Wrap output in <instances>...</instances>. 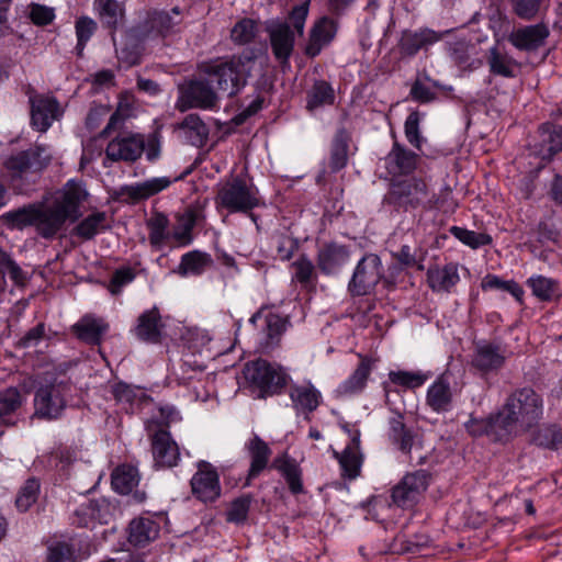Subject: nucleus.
<instances>
[{"mask_svg":"<svg viewBox=\"0 0 562 562\" xmlns=\"http://www.w3.org/2000/svg\"><path fill=\"white\" fill-rule=\"evenodd\" d=\"M87 193L81 183L69 180L50 204L32 203L3 214V221L12 229L34 226L43 238H53L69 220L79 217V207Z\"/></svg>","mask_w":562,"mask_h":562,"instance_id":"1","label":"nucleus"},{"mask_svg":"<svg viewBox=\"0 0 562 562\" xmlns=\"http://www.w3.org/2000/svg\"><path fill=\"white\" fill-rule=\"evenodd\" d=\"M543 416V398L530 386L515 390L493 415L492 430L510 437L538 425Z\"/></svg>","mask_w":562,"mask_h":562,"instance_id":"2","label":"nucleus"},{"mask_svg":"<svg viewBox=\"0 0 562 562\" xmlns=\"http://www.w3.org/2000/svg\"><path fill=\"white\" fill-rule=\"evenodd\" d=\"M256 60L254 50L247 49L237 56L206 65L204 72L216 86L217 92L235 95L245 85Z\"/></svg>","mask_w":562,"mask_h":562,"instance_id":"3","label":"nucleus"},{"mask_svg":"<svg viewBox=\"0 0 562 562\" xmlns=\"http://www.w3.org/2000/svg\"><path fill=\"white\" fill-rule=\"evenodd\" d=\"M286 379L288 374L282 368L259 359L245 364L238 376V384L257 393L258 397H265L279 392L285 385Z\"/></svg>","mask_w":562,"mask_h":562,"instance_id":"4","label":"nucleus"},{"mask_svg":"<svg viewBox=\"0 0 562 562\" xmlns=\"http://www.w3.org/2000/svg\"><path fill=\"white\" fill-rule=\"evenodd\" d=\"M260 203L258 190L239 178L221 183L215 196L216 207L226 209L231 213H249Z\"/></svg>","mask_w":562,"mask_h":562,"instance_id":"5","label":"nucleus"},{"mask_svg":"<svg viewBox=\"0 0 562 562\" xmlns=\"http://www.w3.org/2000/svg\"><path fill=\"white\" fill-rule=\"evenodd\" d=\"M386 200L389 203L405 210L431 209L437 203L435 194L428 190L426 182L416 178L394 182Z\"/></svg>","mask_w":562,"mask_h":562,"instance_id":"6","label":"nucleus"},{"mask_svg":"<svg viewBox=\"0 0 562 562\" xmlns=\"http://www.w3.org/2000/svg\"><path fill=\"white\" fill-rule=\"evenodd\" d=\"M69 391L63 382L41 384L34 395V416L47 420L58 418L66 408Z\"/></svg>","mask_w":562,"mask_h":562,"instance_id":"7","label":"nucleus"},{"mask_svg":"<svg viewBox=\"0 0 562 562\" xmlns=\"http://www.w3.org/2000/svg\"><path fill=\"white\" fill-rule=\"evenodd\" d=\"M430 481L431 475L425 470L406 473L391 491L393 503L404 509L413 508L424 498Z\"/></svg>","mask_w":562,"mask_h":562,"instance_id":"8","label":"nucleus"},{"mask_svg":"<svg viewBox=\"0 0 562 562\" xmlns=\"http://www.w3.org/2000/svg\"><path fill=\"white\" fill-rule=\"evenodd\" d=\"M27 95L31 125L34 130L45 133L55 121H59L64 115V108L53 94L30 91Z\"/></svg>","mask_w":562,"mask_h":562,"instance_id":"9","label":"nucleus"},{"mask_svg":"<svg viewBox=\"0 0 562 562\" xmlns=\"http://www.w3.org/2000/svg\"><path fill=\"white\" fill-rule=\"evenodd\" d=\"M383 276L381 259L374 254H369L356 266L349 282V290L353 295H366L373 290Z\"/></svg>","mask_w":562,"mask_h":562,"instance_id":"10","label":"nucleus"},{"mask_svg":"<svg viewBox=\"0 0 562 562\" xmlns=\"http://www.w3.org/2000/svg\"><path fill=\"white\" fill-rule=\"evenodd\" d=\"M211 78L209 80H193L181 88V95L177 101V108L186 111L191 108L204 110L214 109L217 105V92L212 88Z\"/></svg>","mask_w":562,"mask_h":562,"instance_id":"11","label":"nucleus"},{"mask_svg":"<svg viewBox=\"0 0 562 562\" xmlns=\"http://www.w3.org/2000/svg\"><path fill=\"white\" fill-rule=\"evenodd\" d=\"M180 179L181 177L171 178L167 176L149 178L121 187L117 195L123 202L136 204L162 192Z\"/></svg>","mask_w":562,"mask_h":562,"instance_id":"12","label":"nucleus"},{"mask_svg":"<svg viewBox=\"0 0 562 562\" xmlns=\"http://www.w3.org/2000/svg\"><path fill=\"white\" fill-rule=\"evenodd\" d=\"M191 488L193 495L204 503L214 502L221 496L220 475L211 463H198V471L191 479Z\"/></svg>","mask_w":562,"mask_h":562,"instance_id":"13","label":"nucleus"},{"mask_svg":"<svg viewBox=\"0 0 562 562\" xmlns=\"http://www.w3.org/2000/svg\"><path fill=\"white\" fill-rule=\"evenodd\" d=\"M144 151V137L139 134L112 139L105 149L111 161H134Z\"/></svg>","mask_w":562,"mask_h":562,"instance_id":"14","label":"nucleus"},{"mask_svg":"<svg viewBox=\"0 0 562 562\" xmlns=\"http://www.w3.org/2000/svg\"><path fill=\"white\" fill-rule=\"evenodd\" d=\"M111 516V504L105 498L86 499L74 512V524L90 527L94 522L106 524Z\"/></svg>","mask_w":562,"mask_h":562,"instance_id":"15","label":"nucleus"},{"mask_svg":"<svg viewBox=\"0 0 562 562\" xmlns=\"http://www.w3.org/2000/svg\"><path fill=\"white\" fill-rule=\"evenodd\" d=\"M549 34V27L544 23H538L514 30L508 41L519 50H536L544 44Z\"/></svg>","mask_w":562,"mask_h":562,"instance_id":"16","label":"nucleus"},{"mask_svg":"<svg viewBox=\"0 0 562 562\" xmlns=\"http://www.w3.org/2000/svg\"><path fill=\"white\" fill-rule=\"evenodd\" d=\"M336 33L337 23L333 19L323 16L317 20L310 31L305 54L310 57L319 55L334 41Z\"/></svg>","mask_w":562,"mask_h":562,"instance_id":"17","label":"nucleus"},{"mask_svg":"<svg viewBox=\"0 0 562 562\" xmlns=\"http://www.w3.org/2000/svg\"><path fill=\"white\" fill-rule=\"evenodd\" d=\"M268 32L276 58L281 63H288L294 48V32L286 23H272Z\"/></svg>","mask_w":562,"mask_h":562,"instance_id":"18","label":"nucleus"},{"mask_svg":"<svg viewBox=\"0 0 562 562\" xmlns=\"http://www.w3.org/2000/svg\"><path fill=\"white\" fill-rule=\"evenodd\" d=\"M153 456L155 465L171 468L179 460V448L166 430L157 431L153 437Z\"/></svg>","mask_w":562,"mask_h":562,"instance_id":"19","label":"nucleus"},{"mask_svg":"<svg viewBox=\"0 0 562 562\" xmlns=\"http://www.w3.org/2000/svg\"><path fill=\"white\" fill-rule=\"evenodd\" d=\"M40 154L36 150H24L11 155L5 161L4 167L10 175L11 181L15 182L24 178L30 172H36L42 169L38 161Z\"/></svg>","mask_w":562,"mask_h":562,"instance_id":"20","label":"nucleus"},{"mask_svg":"<svg viewBox=\"0 0 562 562\" xmlns=\"http://www.w3.org/2000/svg\"><path fill=\"white\" fill-rule=\"evenodd\" d=\"M289 395L296 413L306 416L315 411L322 401L321 392L310 381L292 385Z\"/></svg>","mask_w":562,"mask_h":562,"instance_id":"21","label":"nucleus"},{"mask_svg":"<svg viewBox=\"0 0 562 562\" xmlns=\"http://www.w3.org/2000/svg\"><path fill=\"white\" fill-rule=\"evenodd\" d=\"M201 218V212L192 209L178 214L171 229L172 246L187 247L191 245L194 239L192 232Z\"/></svg>","mask_w":562,"mask_h":562,"instance_id":"22","label":"nucleus"},{"mask_svg":"<svg viewBox=\"0 0 562 562\" xmlns=\"http://www.w3.org/2000/svg\"><path fill=\"white\" fill-rule=\"evenodd\" d=\"M453 396L454 393L448 378L441 375L429 385L426 403L434 412L446 413L452 408Z\"/></svg>","mask_w":562,"mask_h":562,"instance_id":"23","label":"nucleus"},{"mask_svg":"<svg viewBox=\"0 0 562 562\" xmlns=\"http://www.w3.org/2000/svg\"><path fill=\"white\" fill-rule=\"evenodd\" d=\"M245 449L250 459L247 481L257 477L268 465L271 449L259 436L254 435L246 443Z\"/></svg>","mask_w":562,"mask_h":562,"instance_id":"24","label":"nucleus"},{"mask_svg":"<svg viewBox=\"0 0 562 562\" xmlns=\"http://www.w3.org/2000/svg\"><path fill=\"white\" fill-rule=\"evenodd\" d=\"M335 457L338 460L341 475L345 479L355 480L360 475L363 456L360 451V440L358 437H353L341 453L335 452Z\"/></svg>","mask_w":562,"mask_h":562,"instance_id":"25","label":"nucleus"},{"mask_svg":"<svg viewBox=\"0 0 562 562\" xmlns=\"http://www.w3.org/2000/svg\"><path fill=\"white\" fill-rule=\"evenodd\" d=\"M159 530V524L151 517L135 518L128 527V541L134 547H145L157 539Z\"/></svg>","mask_w":562,"mask_h":562,"instance_id":"26","label":"nucleus"},{"mask_svg":"<svg viewBox=\"0 0 562 562\" xmlns=\"http://www.w3.org/2000/svg\"><path fill=\"white\" fill-rule=\"evenodd\" d=\"M505 362V355L498 346L480 342L475 347L472 364L482 372L499 369Z\"/></svg>","mask_w":562,"mask_h":562,"instance_id":"27","label":"nucleus"},{"mask_svg":"<svg viewBox=\"0 0 562 562\" xmlns=\"http://www.w3.org/2000/svg\"><path fill=\"white\" fill-rule=\"evenodd\" d=\"M76 336L91 345H100L109 325L102 318L93 315H85L74 326Z\"/></svg>","mask_w":562,"mask_h":562,"instance_id":"28","label":"nucleus"},{"mask_svg":"<svg viewBox=\"0 0 562 562\" xmlns=\"http://www.w3.org/2000/svg\"><path fill=\"white\" fill-rule=\"evenodd\" d=\"M148 240L154 250H162L167 246H172L171 229L169 220L162 213H156L147 221Z\"/></svg>","mask_w":562,"mask_h":562,"instance_id":"29","label":"nucleus"},{"mask_svg":"<svg viewBox=\"0 0 562 562\" xmlns=\"http://www.w3.org/2000/svg\"><path fill=\"white\" fill-rule=\"evenodd\" d=\"M417 159L416 154L394 144L385 158V165L391 175H406L416 169Z\"/></svg>","mask_w":562,"mask_h":562,"instance_id":"30","label":"nucleus"},{"mask_svg":"<svg viewBox=\"0 0 562 562\" xmlns=\"http://www.w3.org/2000/svg\"><path fill=\"white\" fill-rule=\"evenodd\" d=\"M349 261V251L345 246L329 244L318 252V267L324 273H335Z\"/></svg>","mask_w":562,"mask_h":562,"instance_id":"31","label":"nucleus"},{"mask_svg":"<svg viewBox=\"0 0 562 562\" xmlns=\"http://www.w3.org/2000/svg\"><path fill=\"white\" fill-rule=\"evenodd\" d=\"M558 151H562V126L546 124L540 130V143L535 153L544 160H550Z\"/></svg>","mask_w":562,"mask_h":562,"instance_id":"32","label":"nucleus"},{"mask_svg":"<svg viewBox=\"0 0 562 562\" xmlns=\"http://www.w3.org/2000/svg\"><path fill=\"white\" fill-rule=\"evenodd\" d=\"M429 286L436 292H449L459 281L457 263L429 269L427 272Z\"/></svg>","mask_w":562,"mask_h":562,"instance_id":"33","label":"nucleus"},{"mask_svg":"<svg viewBox=\"0 0 562 562\" xmlns=\"http://www.w3.org/2000/svg\"><path fill=\"white\" fill-rule=\"evenodd\" d=\"M161 317L156 307L145 311L138 317L135 335L144 341L158 342L161 336Z\"/></svg>","mask_w":562,"mask_h":562,"instance_id":"34","label":"nucleus"},{"mask_svg":"<svg viewBox=\"0 0 562 562\" xmlns=\"http://www.w3.org/2000/svg\"><path fill=\"white\" fill-rule=\"evenodd\" d=\"M259 321L262 322V331L266 335V346L272 347L277 345L280 337L286 329V319L271 312L267 314L258 312L250 318V322L254 324Z\"/></svg>","mask_w":562,"mask_h":562,"instance_id":"35","label":"nucleus"},{"mask_svg":"<svg viewBox=\"0 0 562 562\" xmlns=\"http://www.w3.org/2000/svg\"><path fill=\"white\" fill-rule=\"evenodd\" d=\"M272 467L281 473L293 494L303 492L302 470L295 459L283 454L274 459Z\"/></svg>","mask_w":562,"mask_h":562,"instance_id":"36","label":"nucleus"},{"mask_svg":"<svg viewBox=\"0 0 562 562\" xmlns=\"http://www.w3.org/2000/svg\"><path fill=\"white\" fill-rule=\"evenodd\" d=\"M371 373V362L362 359L355 372L342 383L339 384L336 392L339 396L350 397L363 391L367 380Z\"/></svg>","mask_w":562,"mask_h":562,"instance_id":"37","label":"nucleus"},{"mask_svg":"<svg viewBox=\"0 0 562 562\" xmlns=\"http://www.w3.org/2000/svg\"><path fill=\"white\" fill-rule=\"evenodd\" d=\"M177 128L182 131L187 140L195 147L204 146L209 138V127L198 114H188Z\"/></svg>","mask_w":562,"mask_h":562,"instance_id":"38","label":"nucleus"},{"mask_svg":"<svg viewBox=\"0 0 562 562\" xmlns=\"http://www.w3.org/2000/svg\"><path fill=\"white\" fill-rule=\"evenodd\" d=\"M389 439L404 453H409L414 446L415 436L405 426L403 416L400 414L391 417L389 420Z\"/></svg>","mask_w":562,"mask_h":562,"instance_id":"39","label":"nucleus"},{"mask_svg":"<svg viewBox=\"0 0 562 562\" xmlns=\"http://www.w3.org/2000/svg\"><path fill=\"white\" fill-rule=\"evenodd\" d=\"M180 22V12L178 8H173L171 11H154L148 15L146 23L150 31L166 36L173 33Z\"/></svg>","mask_w":562,"mask_h":562,"instance_id":"40","label":"nucleus"},{"mask_svg":"<svg viewBox=\"0 0 562 562\" xmlns=\"http://www.w3.org/2000/svg\"><path fill=\"white\" fill-rule=\"evenodd\" d=\"M439 40L440 35L429 29L405 32L401 40V47L406 54L415 55L419 49L432 45Z\"/></svg>","mask_w":562,"mask_h":562,"instance_id":"41","label":"nucleus"},{"mask_svg":"<svg viewBox=\"0 0 562 562\" xmlns=\"http://www.w3.org/2000/svg\"><path fill=\"white\" fill-rule=\"evenodd\" d=\"M26 401L16 387H8L0 392V422L13 425V414Z\"/></svg>","mask_w":562,"mask_h":562,"instance_id":"42","label":"nucleus"},{"mask_svg":"<svg viewBox=\"0 0 562 562\" xmlns=\"http://www.w3.org/2000/svg\"><path fill=\"white\" fill-rule=\"evenodd\" d=\"M93 10L101 22L112 29L116 27L124 16V7L117 0H93Z\"/></svg>","mask_w":562,"mask_h":562,"instance_id":"43","label":"nucleus"},{"mask_svg":"<svg viewBox=\"0 0 562 562\" xmlns=\"http://www.w3.org/2000/svg\"><path fill=\"white\" fill-rule=\"evenodd\" d=\"M527 285L539 301L549 302L559 297L560 285L552 278L541 274L531 276L527 280Z\"/></svg>","mask_w":562,"mask_h":562,"instance_id":"44","label":"nucleus"},{"mask_svg":"<svg viewBox=\"0 0 562 562\" xmlns=\"http://www.w3.org/2000/svg\"><path fill=\"white\" fill-rule=\"evenodd\" d=\"M139 481L136 468L127 464L117 467L112 473V486L120 494H128Z\"/></svg>","mask_w":562,"mask_h":562,"instance_id":"45","label":"nucleus"},{"mask_svg":"<svg viewBox=\"0 0 562 562\" xmlns=\"http://www.w3.org/2000/svg\"><path fill=\"white\" fill-rule=\"evenodd\" d=\"M210 263L211 258L207 254L193 250L181 257L179 272L182 276H198L201 274Z\"/></svg>","mask_w":562,"mask_h":562,"instance_id":"46","label":"nucleus"},{"mask_svg":"<svg viewBox=\"0 0 562 562\" xmlns=\"http://www.w3.org/2000/svg\"><path fill=\"white\" fill-rule=\"evenodd\" d=\"M106 227V214L94 212L82 220L75 228L76 235L83 239H91Z\"/></svg>","mask_w":562,"mask_h":562,"instance_id":"47","label":"nucleus"},{"mask_svg":"<svg viewBox=\"0 0 562 562\" xmlns=\"http://www.w3.org/2000/svg\"><path fill=\"white\" fill-rule=\"evenodd\" d=\"M488 65L493 74L507 78L514 77L517 68V63L508 55L499 53L496 47L490 49Z\"/></svg>","mask_w":562,"mask_h":562,"instance_id":"48","label":"nucleus"},{"mask_svg":"<svg viewBox=\"0 0 562 562\" xmlns=\"http://www.w3.org/2000/svg\"><path fill=\"white\" fill-rule=\"evenodd\" d=\"M259 26L251 19H241L231 31V38L237 45L249 44L258 34Z\"/></svg>","mask_w":562,"mask_h":562,"instance_id":"49","label":"nucleus"},{"mask_svg":"<svg viewBox=\"0 0 562 562\" xmlns=\"http://www.w3.org/2000/svg\"><path fill=\"white\" fill-rule=\"evenodd\" d=\"M335 94L333 88L325 81H317L307 95V108L316 109L325 104H333Z\"/></svg>","mask_w":562,"mask_h":562,"instance_id":"50","label":"nucleus"},{"mask_svg":"<svg viewBox=\"0 0 562 562\" xmlns=\"http://www.w3.org/2000/svg\"><path fill=\"white\" fill-rule=\"evenodd\" d=\"M450 233L462 244L473 249L488 245L492 241V238L487 234L476 233L458 226H452Z\"/></svg>","mask_w":562,"mask_h":562,"instance_id":"51","label":"nucleus"},{"mask_svg":"<svg viewBox=\"0 0 562 562\" xmlns=\"http://www.w3.org/2000/svg\"><path fill=\"white\" fill-rule=\"evenodd\" d=\"M114 398L122 404L133 405L145 397V393L139 387H134L124 382H119L112 390Z\"/></svg>","mask_w":562,"mask_h":562,"instance_id":"52","label":"nucleus"},{"mask_svg":"<svg viewBox=\"0 0 562 562\" xmlns=\"http://www.w3.org/2000/svg\"><path fill=\"white\" fill-rule=\"evenodd\" d=\"M40 482L36 479L27 480L18 494L16 507L22 512H26L36 502Z\"/></svg>","mask_w":562,"mask_h":562,"instance_id":"53","label":"nucleus"},{"mask_svg":"<svg viewBox=\"0 0 562 562\" xmlns=\"http://www.w3.org/2000/svg\"><path fill=\"white\" fill-rule=\"evenodd\" d=\"M182 369V375L180 376V383L184 384V385H188L191 387V397L194 400V401H202V402H205L209 397H210V390H207L204 384L202 383L201 380H196L195 381V374L194 375H186L189 371V369H191L190 364L189 363H183V366L181 367Z\"/></svg>","mask_w":562,"mask_h":562,"instance_id":"54","label":"nucleus"},{"mask_svg":"<svg viewBox=\"0 0 562 562\" xmlns=\"http://www.w3.org/2000/svg\"><path fill=\"white\" fill-rule=\"evenodd\" d=\"M76 35H77V50L80 55L87 44L97 30V23L89 16H81L76 21Z\"/></svg>","mask_w":562,"mask_h":562,"instance_id":"55","label":"nucleus"},{"mask_svg":"<svg viewBox=\"0 0 562 562\" xmlns=\"http://www.w3.org/2000/svg\"><path fill=\"white\" fill-rule=\"evenodd\" d=\"M533 440L538 446L558 449L562 443V430L557 426H547L538 431Z\"/></svg>","mask_w":562,"mask_h":562,"instance_id":"56","label":"nucleus"},{"mask_svg":"<svg viewBox=\"0 0 562 562\" xmlns=\"http://www.w3.org/2000/svg\"><path fill=\"white\" fill-rule=\"evenodd\" d=\"M389 378L394 384L409 389L419 387L427 380V376L423 373L408 371H392Z\"/></svg>","mask_w":562,"mask_h":562,"instance_id":"57","label":"nucleus"},{"mask_svg":"<svg viewBox=\"0 0 562 562\" xmlns=\"http://www.w3.org/2000/svg\"><path fill=\"white\" fill-rule=\"evenodd\" d=\"M546 0H512L514 12L522 20H532L541 10Z\"/></svg>","mask_w":562,"mask_h":562,"instance_id":"58","label":"nucleus"},{"mask_svg":"<svg viewBox=\"0 0 562 562\" xmlns=\"http://www.w3.org/2000/svg\"><path fill=\"white\" fill-rule=\"evenodd\" d=\"M132 115V103L127 97L120 99L115 112L110 116L108 125L102 134H109L111 131L117 128L125 119Z\"/></svg>","mask_w":562,"mask_h":562,"instance_id":"59","label":"nucleus"},{"mask_svg":"<svg viewBox=\"0 0 562 562\" xmlns=\"http://www.w3.org/2000/svg\"><path fill=\"white\" fill-rule=\"evenodd\" d=\"M251 498L248 495L234 499L227 510V520L231 522H243L250 508Z\"/></svg>","mask_w":562,"mask_h":562,"instance_id":"60","label":"nucleus"},{"mask_svg":"<svg viewBox=\"0 0 562 562\" xmlns=\"http://www.w3.org/2000/svg\"><path fill=\"white\" fill-rule=\"evenodd\" d=\"M347 159H348V145L341 136H337L334 142L333 149H331L330 161H329L330 168L334 171H338V170L342 169L347 164Z\"/></svg>","mask_w":562,"mask_h":562,"instance_id":"61","label":"nucleus"},{"mask_svg":"<svg viewBox=\"0 0 562 562\" xmlns=\"http://www.w3.org/2000/svg\"><path fill=\"white\" fill-rule=\"evenodd\" d=\"M493 422V415H491L487 419H472L465 426L468 431L473 436H481L482 434H486L493 440H504L507 439V436H498L495 431L492 430L491 423Z\"/></svg>","mask_w":562,"mask_h":562,"instance_id":"62","label":"nucleus"},{"mask_svg":"<svg viewBox=\"0 0 562 562\" xmlns=\"http://www.w3.org/2000/svg\"><path fill=\"white\" fill-rule=\"evenodd\" d=\"M420 116L417 111L412 112L405 121V136L407 140L415 147L420 148L422 136L419 133Z\"/></svg>","mask_w":562,"mask_h":562,"instance_id":"63","label":"nucleus"},{"mask_svg":"<svg viewBox=\"0 0 562 562\" xmlns=\"http://www.w3.org/2000/svg\"><path fill=\"white\" fill-rule=\"evenodd\" d=\"M0 267L4 268L9 273L11 280L18 284L22 285L26 281V276L22 271V269L16 265L14 260L7 254L0 255Z\"/></svg>","mask_w":562,"mask_h":562,"instance_id":"64","label":"nucleus"}]
</instances>
